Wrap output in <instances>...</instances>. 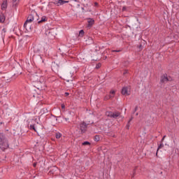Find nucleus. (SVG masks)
I'll list each match as a JSON object with an SVG mask.
<instances>
[{
	"mask_svg": "<svg viewBox=\"0 0 179 179\" xmlns=\"http://www.w3.org/2000/svg\"><path fill=\"white\" fill-rule=\"evenodd\" d=\"M48 6L50 9H54V3L52 1L49 2Z\"/></svg>",
	"mask_w": 179,
	"mask_h": 179,
	"instance_id": "obj_12",
	"label": "nucleus"
},
{
	"mask_svg": "<svg viewBox=\"0 0 179 179\" xmlns=\"http://www.w3.org/2000/svg\"><path fill=\"white\" fill-rule=\"evenodd\" d=\"M133 119H134V117H131V118L129 120L128 123L129 124V122H131V121H132Z\"/></svg>",
	"mask_w": 179,
	"mask_h": 179,
	"instance_id": "obj_30",
	"label": "nucleus"
},
{
	"mask_svg": "<svg viewBox=\"0 0 179 179\" xmlns=\"http://www.w3.org/2000/svg\"><path fill=\"white\" fill-rule=\"evenodd\" d=\"M7 8H8V1L3 0V3L1 4V10H6Z\"/></svg>",
	"mask_w": 179,
	"mask_h": 179,
	"instance_id": "obj_8",
	"label": "nucleus"
},
{
	"mask_svg": "<svg viewBox=\"0 0 179 179\" xmlns=\"http://www.w3.org/2000/svg\"><path fill=\"white\" fill-rule=\"evenodd\" d=\"M83 146H86V145H90V143L89 141H85L83 143Z\"/></svg>",
	"mask_w": 179,
	"mask_h": 179,
	"instance_id": "obj_22",
	"label": "nucleus"
},
{
	"mask_svg": "<svg viewBox=\"0 0 179 179\" xmlns=\"http://www.w3.org/2000/svg\"><path fill=\"white\" fill-rule=\"evenodd\" d=\"M100 68H101V63H98L96 65V69H100Z\"/></svg>",
	"mask_w": 179,
	"mask_h": 179,
	"instance_id": "obj_20",
	"label": "nucleus"
},
{
	"mask_svg": "<svg viewBox=\"0 0 179 179\" xmlns=\"http://www.w3.org/2000/svg\"><path fill=\"white\" fill-rule=\"evenodd\" d=\"M69 1H65V0H55L52 1L54 5H56V6H61L62 5H65V3H68Z\"/></svg>",
	"mask_w": 179,
	"mask_h": 179,
	"instance_id": "obj_5",
	"label": "nucleus"
},
{
	"mask_svg": "<svg viewBox=\"0 0 179 179\" xmlns=\"http://www.w3.org/2000/svg\"><path fill=\"white\" fill-rule=\"evenodd\" d=\"M8 148H9L8 140H6L5 135L3 133H0V149L4 152Z\"/></svg>",
	"mask_w": 179,
	"mask_h": 179,
	"instance_id": "obj_1",
	"label": "nucleus"
},
{
	"mask_svg": "<svg viewBox=\"0 0 179 179\" xmlns=\"http://www.w3.org/2000/svg\"><path fill=\"white\" fill-rule=\"evenodd\" d=\"M122 10V12H127V6H123Z\"/></svg>",
	"mask_w": 179,
	"mask_h": 179,
	"instance_id": "obj_23",
	"label": "nucleus"
},
{
	"mask_svg": "<svg viewBox=\"0 0 179 179\" xmlns=\"http://www.w3.org/2000/svg\"><path fill=\"white\" fill-rule=\"evenodd\" d=\"M164 138H166V136H164V137H163L162 139L161 140V143H163V141H164Z\"/></svg>",
	"mask_w": 179,
	"mask_h": 179,
	"instance_id": "obj_26",
	"label": "nucleus"
},
{
	"mask_svg": "<svg viewBox=\"0 0 179 179\" xmlns=\"http://www.w3.org/2000/svg\"><path fill=\"white\" fill-rule=\"evenodd\" d=\"M47 19L45 18V17H42L41 20L40 21L38 22V23L40 24V23H43V22H46Z\"/></svg>",
	"mask_w": 179,
	"mask_h": 179,
	"instance_id": "obj_17",
	"label": "nucleus"
},
{
	"mask_svg": "<svg viewBox=\"0 0 179 179\" xmlns=\"http://www.w3.org/2000/svg\"><path fill=\"white\" fill-rule=\"evenodd\" d=\"M125 73H128V71L127 70H125V71L124 72V75H125Z\"/></svg>",
	"mask_w": 179,
	"mask_h": 179,
	"instance_id": "obj_31",
	"label": "nucleus"
},
{
	"mask_svg": "<svg viewBox=\"0 0 179 179\" xmlns=\"http://www.w3.org/2000/svg\"><path fill=\"white\" fill-rule=\"evenodd\" d=\"M112 52H121V50H111Z\"/></svg>",
	"mask_w": 179,
	"mask_h": 179,
	"instance_id": "obj_24",
	"label": "nucleus"
},
{
	"mask_svg": "<svg viewBox=\"0 0 179 179\" xmlns=\"http://www.w3.org/2000/svg\"><path fill=\"white\" fill-rule=\"evenodd\" d=\"M163 146H164V145H163V143L161 142V143L158 145V148H157V152H156V156H157V153L159 152V150L162 149V148H163Z\"/></svg>",
	"mask_w": 179,
	"mask_h": 179,
	"instance_id": "obj_11",
	"label": "nucleus"
},
{
	"mask_svg": "<svg viewBox=\"0 0 179 179\" xmlns=\"http://www.w3.org/2000/svg\"><path fill=\"white\" fill-rule=\"evenodd\" d=\"M29 129L34 131V132H37V130L36 129V127H34V124H31L29 126Z\"/></svg>",
	"mask_w": 179,
	"mask_h": 179,
	"instance_id": "obj_15",
	"label": "nucleus"
},
{
	"mask_svg": "<svg viewBox=\"0 0 179 179\" xmlns=\"http://www.w3.org/2000/svg\"><path fill=\"white\" fill-rule=\"evenodd\" d=\"M36 166H37V163H34V164H33V166H34V167H36Z\"/></svg>",
	"mask_w": 179,
	"mask_h": 179,
	"instance_id": "obj_28",
	"label": "nucleus"
},
{
	"mask_svg": "<svg viewBox=\"0 0 179 179\" xmlns=\"http://www.w3.org/2000/svg\"><path fill=\"white\" fill-rule=\"evenodd\" d=\"M34 20V16L33 15H28L26 22L24 24V27L27 29V24L31 23Z\"/></svg>",
	"mask_w": 179,
	"mask_h": 179,
	"instance_id": "obj_3",
	"label": "nucleus"
},
{
	"mask_svg": "<svg viewBox=\"0 0 179 179\" xmlns=\"http://www.w3.org/2000/svg\"><path fill=\"white\" fill-rule=\"evenodd\" d=\"M80 129L82 132V134H85L86 131L87 130V124L86 122H83L80 124Z\"/></svg>",
	"mask_w": 179,
	"mask_h": 179,
	"instance_id": "obj_6",
	"label": "nucleus"
},
{
	"mask_svg": "<svg viewBox=\"0 0 179 179\" xmlns=\"http://www.w3.org/2000/svg\"><path fill=\"white\" fill-rule=\"evenodd\" d=\"M61 108H62V110H65V104H64V103L62 104Z\"/></svg>",
	"mask_w": 179,
	"mask_h": 179,
	"instance_id": "obj_25",
	"label": "nucleus"
},
{
	"mask_svg": "<svg viewBox=\"0 0 179 179\" xmlns=\"http://www.w3.org/2000/svg\"><path fill=\"white\" fill-rule=\"evenodd\" d=\"M110 99H112L111 95H106V96H104L103 100L105 101H107V100H110Z\"/></svg>",
	"mask_w": 179,
	"mask_h": 179,
	"instance_id": "obj_16",
	"label": "nucleus"
},
{
	"mask_svg": "<svg viewBox=\"0 0 179 179\" xmlns=\"http://www.w3.org/2000/svg\"><path fill=\"white\" fill-rule=\"evenodd\" d=\"M94 140L95 141V142H99V141H100V136H95Z\"/></svg>",
	"mask_w": 179,
	"mask_h": 179,
	"instance_id": "obj_18",
	"label": "nucleus"
},
{
	"mask_svg": "<svg viewBox=\"0 0 179 179\" xmlns=\"http://www.w3.org/2000/svg\"><path fill=\"white\" fill-rule=\"evenodd\" d=\"M84 34H85V31H83V29H82V30H80V31H79V36H80V37H83Z\"/></svg>",
	"mask_w": 179,
	"mask_h": 179,
	"instance_id": "obj_19",
	"label": "nucleus"
},
{
	"mask_svg": "<svg viewBox=\"0 0 179 179\" xmlns=\"http://www.w3.org/2000/svg\"><path fill=\"white\" fill-rule=\"evenodd\" d=\"M161 83H166V82H171V77L167 76V74H164L161 76Z\"/></svg>",
	"mask_w": 179,
	"mask_h": 179,
	"instance_id": "obj_4",
	"label": "nucleus"
},
{
	"mask_svg": "<svg viewBox=\"0 0 179 179\" xmlns=\"http://www.w3.org/2000/svg\"><path fill=\"white\" fill-rule=\"evenodd\" d=\"M109 96H110V97L113 99L114 96H115V91L110 90Z\"/></svg>",
	"mask_w": 179,
	"mask_h": 179,
	"instance_id": "obj_13",
	"label": "nucleus"
},
{
	"mask_svg": "<svg viewBox=\"0 0 179 179\" xmlns=\"http://www.w3.org/2000/svg\"><path fill=\"white\" fill-rule=\"evenodd\" d=\"M5 22V15L3 13L0 14V23H3Z\"/></svg>",
	"mask_w": 179,
	"mask_h": 179,
	"instance_id": "obj_10",
	"label": "nucleus"
},
{
	"mask_svg": "<svg viewBox=\"0 0 179 179\" xmlns=\"http://www.w3.org/2000/svg\"><path fill=\"white\" fill-rule=\"evenodd\" d=\"M61 136H62V134L59 132H57L55 134V138L56 139H59L61 138Z\"/></svg>",
	"mask_w": 179,
	"mask_h": 179,
	"instance_id": "obj_14",
	"label": "nucleus"
},
{
	"mask_svg": "<svg viewBox=\"0 0 179 179\" xmlns=\"http://www.w3.org/2000/svg\"><path fill=\"white\" fill-rule=\"evenodd\" d=\"M65 96H69V92H65Z\"/></svg>",
	"mask_w": 179,
	"mask_h": 179,
	"instance_id": "obj_29",
	"label": "nucleus"
},
{
	"mask_svg": "<svg viewBox=\"0 0 179 179\" xmlns=\"http://www.w3.org/2000/svg\"><path fill=\"white\" fill-rule=\"evenodd\" d=\"M94 6H99V3L95 2V3H94Z\"/></svg>",
	"mask_w": 179,
	"mask_h": 179,
	"instance_id": "obj_27",
	"label": "nucleus"
},
{
	"mask_svg": "<svg viewBox=\"0 0 179 179\" xmlns=\"http://www.w3.org/2000/svg\"><path fill=\"white\" fill-rule=\"evenodd\" d=\"M122 94L123 96H129L131 94V92L128 91V87H124L122 89Z\"/></svg>",
	"mask_w": 179,
	"mask_h": 179,
	"instance_id": "obj_7",
	"label": "nucleus"
},
{
	"mask_svg": "<svg viewBox=\"0 0 179 179\" xmlns=\"http://www.w3.org/2000/svg\"><path fill=\"white\" fill-rule=\"evenodd\" d=\"M136 171V169H135L134 170V174H135Z\"/></svg>",
	"mask_w": 179,
	"mask_h": 179,
	"instance_id": "obj_32",
	"label": "nucleus"
},
{
	"mask_svg": "<svg viewBox=\"0 0 179 179\" xmlns=\"http://www.w3.org/2000/svg\"><path fill=\"white\" fill-rule=\"evenodd\" d=\"M0 163H1V161H0Z\"/></svg>",
	"mask_w": 179,
	"mask_h": 179,
	"instance_id": "obj_34",
	"label": "nucleus"
},
{
	"mask_svg": "<svg viewBox=\"0 0 179 179\" xmlns=\"http://www.w3.org/2000/svg\"><path fill=\"white\" fill-rule=\"evenodd\" d=\"M87 23H88L87 27H92V26L94 24V20H93V18H89Z\"/></svg>",
	"mask_w": 179,
	"mask_h": 179,
	"instance_id": "obj_9",
	"label": "nucleus"
},
{
	"mask_svg": "<svg viewBox=\"0 0 179 179\" xmlns=\"http://www.w3.org/2000/svg\"><path fill=\"white\" fill-rule=\"evenodd\" d=\"M105 114L106 117H109V118H115V119L118 118V117L121 115V113H120L119 111L113 112L110 110H107Z\"/></svg>",
	"mask_w": 179,
	"mask_h": 179,
	"instance_id": "obj_2",
	"label": "nucleus"
},
{
	"mask_svg": "<svg viewBox=\"0 0 179 179\" xmlns=\"http://www.w3.org/2000/svg\"><path fill=\"white\" fill-rule=\"evenodd\" d=\"M2 87H3V81L0 80V89H2Z\"/></svg>",
	"mask_w": 179,
	"mask_h": 179,
	"instance_id": "obj_21",
	"label": "nucleus"
},
{
	"mask_svg": "<svg viewBox=\"0 0 179 179\" xmlns=\"http://www.w3.org/2000/svg\"><path fill=\"white\" fill-rule=\"evenodd\" d=\"M13 2H17V1H19V0H13Z\"/></svg>",
	"mask_w": 179,
	"mask_h": 179,
	"instance_id": "obj_33",
	"label": "nucleus"
}]
</instances>
